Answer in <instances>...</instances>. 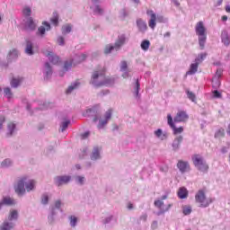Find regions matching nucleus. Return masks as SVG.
<instances>
[{
    "label": "nucleus",
    "mask_w": 230,
    "mask_h": 230,
    "mask_svg": "<svg viewBox=\"0 0 230 230\" xmlns=\"http://www.w3.org/2000/svg\"><path fill=\"white\" fill-rule=\"evenodd\" d=\"M127 67H128L127 61H122L120 66L121 71H127Z\"/></svg>",
    "instance_id": "nucleus-49"
},
{
    "label": "nucleus",
    "mask_w": 230,
    "mask_h": 230,
    "mask_svg": "<svg viewBox=\"0 0 230 230\" xmlns=\"http://www.w3.org/2000/svg\"><path fill=\"white\" fill-rule=\"evenodd\" d=\"M45 67L47 69V76L51 75L52 71H51V66H49V63H46Z\"/></svg>",
    "instance_id": "nucleus-44"
},
{
    "label": "nucleus",
    "mask_w": 230,
    "mask_h": 230,
    "mask_svg": "<svg viewBox=\"0 0 230 230\" xmlns=\"http://www.w3.org/2000/svg\"><path fill=\"white\" fill-rule=\"evenodd\" d=\"M2 204H5V206H13L15 201L10 197H5L3 199Z\"/></svg>",
    "instance_id": "nucleus-26"
},
{
    "label": "nucleus",
    "mask_w": 230,
    "mask_h": 230,
    "mask_svg": "<svg viewBox=\"0 0 230 230\" xmlns=\"http://www.w3.org/2000/svg\"><path fill=\"white\" fill-rule=\"evenodd\" d=\"M70 123H71V121H69V120L63 122L61 125V132H64V130H66V128H67V127H69Z\"/></svg>",
    "instance_id": "nucleus-43"
},
{
    "label": "nucleus",
    "mask_w": 230,
    "mask_h": 230,
    "mask_svg": "<svg viewBox=\"0 0 230 230\" xmlns=\"http://www.w3.org/2000/svg\"><path fill=\"white\" fill-rule=\"evenodd\" d=\"M190 119V115L184 111H179L173 118L174 123H186Z\"/></svg>",
    "instance_id": "nucleus-7"
},
{
    "label": "nucleus",
    "mask_w": 230,
    "mask_h": 230,
    "mask_svg": "<svg viewBox=\"0 0 230 230\" xmlns=\"http://www.w3.org/2000/svg\"><path fill=\"white\" fill-rule=\"evenodd\" d=\"M182 139H183L182 136H179L174 138L172 142L173 150H179V148L181 147V143H182Z\"/></svg>",
    "instance_id": "nucleus-19"
},
{
    "label": "nucleus",
    "mask_w": 230,
    "mask_h": 230,
    "mask_svg": "<svg viewBox=\"0 0 230 230\" xmlns=\"http://www.w3.org/2000/svg\"><path fill=\"white\" fill-rule=\"evenodd\" d=\"M226 12H227V13H230V5H227L226 7Z\"/></svg>",
    "instance_id": "nucleus-61"
},
{
    "label": "nucleus",
    "mask_w": 230,
    "mask_h": 230,
    "mask_svg": "<svg viewBox=\"0 0 230 230\" xmlns=\"http://www.w3.org/2000/svg\"><path fill=\"white\" fill-rule=\"evenodd\" d=\"M4 96H6L7 98H12L13 93H12V89H10V87H6L4 89Z\"/></svg>",
    "instance_id": "nucleus-39"
},
{
    "label": "nucleus",
    "mask_w": 230,
    "mask_h": 230,
    "mask_svg": "<svg viewBox=\"0 0 230 230\" xmlns=\"http://www.w3.org/2000/svg\"><path fill=\"white\" fill-rule=\"evenodd\" d=\"M187 96L190 102H195V100H197L195 93H193V92H190V90H187Z\"/></svg>",
    "instance_id": "nucleus-38"
},
{
    "label": "nucleus",
    "mask_w": 230,
    "mask_h": 230,
    "mask_svg": "<svg viewBox=\"0 0 230 230\" xmlns=\"http://www.w3.org/2000/svg\"><path fill=\"white\" fill-rule=\"evenodd\" d=\"M49 201V198L48 197V195H43L41 198V202L43 204H48Z\"/></svg>",
    "instance_id": "nucleus-47"
},
{
    "label": "nucleus",
    "mask_w": 230,
    "mask_h": 230,
    "mask_svg": "<svg viewBox=\"0 0 230 230\" xmlns=\"http://www.w3.org/2000/svg\"><path fill=\"white\" fill-rule=\"evenodd\" d=\"M78 85H80V83H75L73 85L68 86V88L66 91V94H71V93H73V91H75V89H76Z\"/></svg>",
    "instance_id": "nucleus-35"
},
{
    "label": "nucleus",
    "mask_w": 230,
    "mask_h": 230,
    "mask_svg": "<svg viewBox=\"0 0 230 230\" xmlns=\"http://www.w3.org/2000/svg\"><path fill=\"white\" fill-rule=\"evenodd\" d=\"M72 66H73V61L66 62L64 66L65 70L67 71V69H71Z\"/></svg>",
    "instance_id": "nucleus-46"
},
{
    "label": "nucleus",
    "mask_w": 230,
    "mask_h": 230,
    "mask_svg": "<svg viewBox=\"0 0 230 230\" xmlns=\"http://www.w3.org/2000/svg\"><path fill=\"white\" fill-rule=\"evenodd\" d=\"M95 12L97 13H102V8L100 7V5H97L96 7H95Z\"/></svg>",
    "instance_id": "nucleus-56"
},
{
    "label": "nucleus",
    "mask_w": 230,
    "mask_h": 230,
    "mask_svg": "<svg viewBox=\"0 0 230 230\" xmlns=\"http://www.w3.org/2000/svg\"><path fill=\"white\" fill-rule=\"evenodd\" d=\"M37 28V24L33 21V18L29 17L25 19V30H30L31 31H33Z\"/></svg>",
    "instance_id": "nucleus-12"
},
{
    "label": "nucleus",
    "mask_w": 230,
    "mask_h": 230,
    "mask_svg": "<svg viewBox=\"0 0 230 230\" xmlns=\"http://www.w3.org/2000/svg\"><path fill=\"white\" fill-rule=\"evenodd\" d=\"M167 123L169 127L172 129V132L174 136H177V134H182L184 132L183 127H175V123L173 122V118L172 117V114L167 115Z\"/></svg>",
    "instance_id": "nucleus-6"
},
{
    "label": "nucleus",
    "mask_w": 230,
    "mask_h": 230,
    "mask_svg": "<svg viewBox=\"0 0 230 230\" xmlns=\"http://www.w3.org/2000/svg\"><path fill=\"white\" fill-rule=\"evenodd\" d=\"M196 35L199 38V44L200 49H204L206 40H208V30L204 26V22H198L195 26Z\"/></svg>",
    "instance_id": "nucleus-2"
},
{
    "label": "nucleus",
    "mask_w": 230,
    "mask_h": 230,
    "mask_svg": "<svg viewBox=\"0 0 230 230\" xmlns=\"http://www.w3.org/2000/svg\"><path fill=\"white\" fill-rule=\"evenodd\" d=\"M213 96H214L215 98H222V93H220V92H218V90H215V91L213 92Z\"/></svg>",
    "instance_id": "nucleus-48"
},
{
    "label": "nucleus",
    "mask_w": 230,
    "mask_h": 230,
    "mask_svg": "<svg viewBox=\"0 0 230 230\" xmlns=\"http://www.w3.org/2000/svg\"><path fill=\"white\" fill-rule=\"evenodd\" d=\"M81 57H82V60H85V58H87V56L85 54L81 55Z\"/></svg>",
    "instance_id": "nucleus-62"
},
{
    "label": "nucleus",
    "mask_w": 230,
    "mask_h": 230,
    "mask_svg": "<svg viewBox=\"0 0 230 230\" xmlns=\"http://www.w3.org/2000/svg\"><path fill=\"white\" fill-rule=\"evenodd\" d=\"M22 13L25 19L30 18L31 16V8H30L29 6L24 7L22 10Z\"/></svg>",
    "instance_id": "nucleus-30"
},
{
    "label": "nucleus",
    "mask_w": 230,
    "mask_h": 230,
    "mask_svg": "<svg viewBox=\"0 0 230 230\" xmlns=\"http://www.w3.org/2000/svg\"><path fill=\"white\" fill-rule=\"evenodd\" d=\"M35 184H37V182L34 180H30L28 182H26L25 188L27 191H31L32 190H35Z\"/></svg>",
    "instance_id": "nucleus-24"
},
{
    "label": "nucleus",
    "mask_w": 230,
    "mask_h": 230,
    "mask_svg": "<svg viewBox=\"0 0 230 230\" xmlns=\"http://www.w3.org/2000/svg\"><path fill=\"white\" fill-rule=\"evenodd\" d=\"M191 213V208L186 207L183 208V214L190 215Z\"/></svg>",
    "instance_id": "nucleus-51"
},
{
    "label": "nucleus",
    "mask_w": 230,
    "mask_h": 230,
    "mask_svg": "<svg viewBox=\"0 0 230 230\" xmlns=\"http://www.w3.org/2000/svg\"><path fill=\"white\" fill-rule=\"evenodd\" d=\"M70 181L71 176L69 175L57 176L55 178V183L57 186H63V184H67Z\"/></svg>",
    "instance_id": "nucleus-9"
},
{
    "label": "nucleus",
    "mask_w": 230,
    "mask_h": 230,
    "mask_svg": "<svg viewBox=\"0 0 230 230\" xmlns=\"http://www.w3.org/2000/svg\"><path fill=\"white\" fill-rule=\"evenodd\" d=\"M43 26L39 27L38 31L40 35H44L47 31H49L51 30V25L48 23V22H42Z\"/></svg>",
    "instance_id": "nucleus-14"
},
{
    "label": "nucleus",
    "mask_w": 230,
    "mask_h": 230,
    "mask_svg": "<svg viewBox=\"0 0 230 230\" xmlns=\"http://www.w3.org/2000/svg\"><path fill=\"white\" fill-rule=\"evenodd\" d=\"M105 119L100 120L98 128H103L104 125H107L109 123V119L112 118V109L108 110L104 114Z\"/></svg>",
    "instance_id": "nucleus-10"
},
{
    "label": "nucleus",
    "mask_w": 230,
    "mask_h": 230,
    "mask_svg": "<svg viewBox=\"0 0 230 230\" xmlns=\"http://www.w3.org/2000/svg\"><path fill=\"white\" fill-rule=\"evenodd\" d=\"M18 217H19V213L17 212V210H12L10 212L8 218L9 220H17Z\"/></svg>",
    "instance_id": "nucleus-34"
},
{
    "label": "nucleus",
    "mask_w": 230,
    "mask_h": 230,
    "mask_svg": "<svg viewBox=\"0 0 230 230\" xmlns=\"http://www.w3.org/2000/svg\"><path fill=\"white\" fill-rule=\"evenodd\" d=\"M136 87H137V94L139 93V87H140L139 81H137Z\"/></svg>",
    "instance_id": "nucleus-58"
},
{
    "label": "nucleus",
    "mask_w": 230,
    "mask_h": 230,
    "mask_svg": "<svg viewBox=\"0 0 230 230\" xmlns=\"http://www.w3.org/2000/svg\"><path fill=\"white\" fill-rule=\"evenodd\" d=\"M146 15L150 17V20L148 21V26L151 28V30H155L156 26V22H163V16H157L153 10H147Z\"/></svg>",
    "instance_id": "nucleus-5"
},
{
    "label": "nucleus",
    "mask_w": 230,
    "mask_h": 230,
    "mask_svg": "<svg viewBox=\"0 0 230 230\" xmlns=\"http://www.w3.org/2000/svg\"><path fill=\"white\" fill-rule=\"evenodd\" d=\"M105 66H98L92 75L91 84L95 87H102V85H111L114 84V78L105 77Z\"/></svg>",
    "instance_id": "nucleus-1"
},
{
    "label": "nucleus",
    "mask_w": 230,
    "mask_h": 230,
    "mask_svg": "<svg viewBox=\"0 0 230 230\" xmlns=\"http://www.w3.org/2000/svg\"><path fill=\"white\" fill-rule=\"evenodd\" d=\"M22 80V77H13L10 81L11 87L17 89V87L21 85Z\"/></svg>",
    "instance_id": "nucleus-15"
},
{
    "label": "nucleus",
    "mask_w": 230,
    "mask_h": 230,
    "mask_svg": "<svg viewBox=\"0 0 230 230\" xmlns=\"http://www.w3.org/2000/svg\"><path fill=\"white\" fill-rule=\"evenodd\" d=\"M91 159L93 161H96V159H100V150L98 148L93 149Z\"/></svg>",
    "instance_id": "nucleus-31"
},
{
    "label": "nucleus",
    "mask_w": 230,
    "mask_h": 230,
    "mask_svg": "<svg viewBox=\"0 0 230 230\" xmlns=\"http://www.w3.org/2000/svg\"><path fill=\"white\" fill-rule=\"evenodd\" d=\"M13 229V224H9L8 222H4L1 226L0 230H12Z\"/></svg>",
    "instance_id": "nucleus-29"
},
{
    "label": "nucleus",
    "mask_w": 230,
    "mask_h": 230,
    "mask_svg": "<svg viewBox=\"0 0 230 230\" xmlns=\"http://www.w3.org/2000/svg\"><path fill=\"white\" fill-rule=\"evenodd\" d=\"M127 38L125 37V34L119 36L118 40L115 42V48L119 49V48H121V46H123V44H125Z\"/></svg>",
    "instance_id": "nucleus-17"
},
{
    "label": "nucleus",
    "mask_w": 230,
    "mask_h": 230,
    "mask_svg": "<svg viewBox=\"0 0 230 230\" xmlns=\"http://www.w3.org/2000/svg\"><path fill=\"white\" fill-rule=\"evenodd\" d=\"M206 57H208V53L199 54L197 58L195 59V63L199 66V64H202V62L206 60Z\"/></svg>",
    "instance_id": "nucleus-25"
},
{
    "label": "nucleus",
    "mask_w": 230,
    "mask_h": 230,
    "mask_svg": "<svg viewBox=\"0 0 230 230\" xmlns=\"http://www.w3.org/2000/svg\"><path fill=\"white\" fill-rule=\"evenodd\" d=\"M26 182V177L22 178L18 183L14 186V191L20 197L22 196L23 193H26V189H24V183Z\"/></svg>",
    "instance_id": "nucleus-8"
},
{
    "label": "nucleus",
    "mask_w": 230,
    "mask_h": 230,
    "mask_svg": "<svg viewBox=\"0 0 230 230\" xmlns=\"http://www.w3.org/2000/svg\"><path fill=\"white\" fill-rule=\"evenodd\" d=\"M25 53L30 56L33 55V43L30 40H26Z\"/></svg>",
    "instance_id": "nucleus-21"
},
{
    "label": "nucleus",
    "mask_w": 230,
    "mask_h": 230,
    "mask_svg": "<svg viewBox=\"0 0 230 230\" xmlns=\"http://www.w3.org/2000/svg\"><path fill=\"white\" fill-rule=\"evenodd\" d=\"M57 42H58V44L59 46H64V44H65L64 37L59 36V37L58 38Z\"/></svg>",
    "instance_id": "nucleus-45"
},
{
    "label": "nucleus",
    "mask_w": 230,
    "mask_h": 230,
    "mask_svg": "<svg viewBox=\"0 0 230 230\" xmlns=\"http://www.w3.org/2000/svg\"><path fill=\"white\" fill-rule=\"evenodd\" d=\"M192 163L194 166H196V168L203 173L208 172V170H209V165L206 164V161L200 155H193Z\"/></svg>",
    "instance_id": "nucleus-4"
},
{
    "label": "nucleus",
    "mask_w": 230,
    "mask_h": 230,
    "mask_svg": "<svg viewBox=\"0 0 230 230\" xmlns=\"http://www.w3.org/2000/svg\"><path fill=\"white\" fill-rule=\"evenodd\" d=\"M199 71V63H192L190 66L189 71L186 72V75H195Z\"/></svg>",
    "instance_id": "nucleus-18"
},
{
    "label": "nucleus",
    "mask_w": 230,
    "mask_h": 230,
    "mask_svg": "<svg viewBox=\"0 0 230 230\" xmlns=\"http://www.w3.org/2000/svg\"><path fill=\"white\" fill-rule=\"evenodd\" d=\"M69 220H70L71 227H76V223L78 222V217H76L75 216H70Z\"/></svg>",
    "instance_id": "nucleus-32"
},
{
    "label": "nucleus",
    "mask_w": 230,
    "mask_h": 230,
    "mask_svg": "<svg viewBox=\"0 0 230 230\" xmlns=\"http://www.w3.org/2000/svg\"><path fill=\"white\" fill-rule=\"evenodd\" d=\"M222 21L224 22L227 21V16L226 15L222 16Z\"/></svg>",
    "instance_id": "nucleus-63"
},
{
    "label": "nucleus",
    "mask_w": 230,
    "mask_h": 230,
    "mask_svg": "<svg viewBox=\"0 0 230 230\" xmlns=\"http://www.w3.org/2000/svg\"><path fill=\"white\" fill-rule=\"evenodd\" d=\"M18 52L16 49H13L10 53H9V57L10 58H12L13 57H17Z\"/></svg>",
    "instance_id": "nucleus-53"
},
{
    "label": "nucleus",
    "mask_w": 230,
    "mask_h": 230,
    "mask_svg": "<svg viewBox=\"0 0 230 230\" xmlns=\"http://www.w3.org/2000/svg\"><path fill=\"white\" fill-rule=\"evenodd\" d=\"M141 49L144 50V51H148L149 48H150V40H143L141 42Z\"/></svg>",
    "instance_id": "nucleus-28"
},
{
    "label": "nucleus",
    "mask_w": 230,
    "mask_h": 230,
    "mask_svg": "<svg viewBox=\"0 0 230 230\" xmlns=\"http://www.w3.org/2000/svg\"><path fill=\"white\" fill-rule=\"evenodd\" d=\"M72 27L70 24H66L62 27V33L66 35V33H71Z\"/></svg>",
    "instance_id": "nucleus-36"
},
{
    "label": "nucleus",
    "mask_w": 230,
    "mask_h": 230,
    "mask_svg": "<svg viewBox=\"0 0 230 230\" xmlns=\"http://www.w3.org/2000/svg\"><path fill=\"white\" fill-rule=\"evenodd\" d=\"M214 66H220V62L214 63Z\"/></svg>",
    "instance_id": "nucleus-64"
},
{
    "label": "nucleus",
    "mask_w": 230,
    "mask_h": 230,
    "mask_svg": "<svg viewBox=\"0 0 230 230\" xmlns=\"http://www.w3.org/2000/svg\"><path fill=\"white\" fill-rule=\"evenodd\" d=\"M155 208H158V209H161V208H163L164 206V201L159 200V199L155 200Z\"/></svg>",
    "instance_id": "nucleus-42"
},
{
    "label": "nucleus",
    "mask_w": 230,
    "mask_h": 230,
    "mask_svg": "<svg viewBox=\"0 0 230 230\" xmlns=\"http://www.w3.org/2000/svg\"><path fill=\"white\" fill-rule=\"evenodd\" d=\"M224 3V0H218L217 3V6H220Z\"/></svg>",
    "instance_id": "nucleus-60"
},
{
    "label": "nucleus",
    "mask_w": 230,
    "mask_h": 230,
    "mask_svg": "<svg viewBox=\"0 0 230 230\" xmlns=\"http://www.w3.org/2000/svg\"><path fill=\"white\" fill-rule=\"evenodd\" d=\"M76 181L79 182V184H84V181H85V177L84 176H77Z\"/></svg>",
    "instance_id": "nucleus-50"
},
{
    "label": "nucleus",
    "mask_w": 230,
    "mask_h": 230,
    "mask_svg": "<svg viewBox=\"0 0 230 230\" xmlns=\"http://www.w3.org/2000/svg\"><path fill=\"white\" fill-rule=\"evenodd\" d=\"M179 199H188V189L181 187L177 192Z\"/></svg>",
    "instance_id": "nucleus-20"
},
{
    "label": "nucleus",
    "mask_w": 230,
    "mask_h": 230,
    "mask_svg": "<svg viewBox=\"0 0 230 230\" xmlns=\"http://www.w3.org/2000/svg\"><path fill=\"white\" fill-rule=\"evenodd\" d=\"M137 26L139 31H142V32H145L146 30H148L146 22L143 21L142 19L137 20Z\"/></svg>",
    "instance_id": "nucleus-16"
},
{
    "label": "nucleus",
    "mask_w": 230,
    "mask_h": 230,
    "mask_svg": "<svg viewBox=\"0 0 230 230\" xmlns=\"http://www.w3.org/2000/svg\"><path fill=\"white\" fill-rule=\"evenodd\" d=\"M10 164H12V161L10 159H5L2 162L1 166L3 168H6V167L10 166Z\"/></svg>",
    "instance_id": "nucleus-41"
},
{
    "label": "nucleus",
    "mask_w": 230,
    "mask_h": 230,
    "mask_svg": "<svg viewBox=\"0 0 230 230\" xmlns=\"http://www.w3.org/2000/svg\"><path fill=\"white\" fill-rule=\"evenodd\" d=\"M58 19H59L58 13L54 12L52 18L50 19V22H52L54 26H58Z\"/></svg>",
    "instance_id": "nucleus-27"
},
{
    "label": "nucleus",
    "mask_w": 230,
    "mask_h": 230,
    "mask_svg": "<svg viewBox=\"0 0 230 230\" xmlns=\"http://www.w3.org/2000/svg\"><path fill=\"white\" fill-rule=\"evenodd\" d=\"M128 209H134V205L132 203H128Z\"/></svg>",
    "instance_id": "nucleus-59"
},
{
    "label": "nucleus",
    "mask_w": 230,
    "mask_h": 230,
    "mask_svg": "<svg viewBox=\"0 0 230 230\" xmlns=\"http://www.w3.org/2000/svg\"><path fill=\"white\" fill-rule=\"evenodd\" d=\"M221 40H222V42H223V44H224L225 46H229V44H230V40H229V35L227 34L226 31H223V32L221 33Z\"/></svg>",
    "instance_id": "nucleus-22"
},
{
    "label": "nucleus",
    "mask_w": 230,
    "mask_h": 230,
    "mask_svg": "<svg viewBox=\"0 0 230 230\" xmlns=\"http://www.w3.org/2000/svg\"><path fill=\"white\" fill-rule=\"evenodd\" d=\"M43 53L46 57L49 58V62H51V64H53L54 66L58 65V63L60 62V58H58V56L57 55H54L53 52L49 51L48 53L46 52H43Z\"/></svg>",
    "instance_id": "nucleus-11"
},
{
    "label": "nucleus",
    "mask_w": 230,
    "mask_h": 230,
    "mask_svg": "<svg viewBox=\"0 0 230 230\" xmlns=\"http://www.w3.org/2000/svg\"><path fill=\"white\" fill-rule=\"evenodd\" d=\"M60 206H62V202L60 200H57L55 202V208H57L58 209H59Z\"/></svg>",
    "instance_id": "nucleus-55"
},
{
    "label": "nucleus",
    "mask_w": 230,
    "mask_h": 230,
    "mask_svg": "<svg viewBox=\"0 0 230 230\" xmlns=\"http://www.w3.org/2000/svg\"><path fill=\"white\" fill-rule=\"evenodd\" d=\"M7 128L10 132V136H12V134H13V130H15V124L13 122H10L8 125H7Z\"/></svg>",
    "instance_id": "nucleus-40"
},
{
    "label": "nucleus",
    "mask_w": 230,
    "mask_h": 230,
    "mask_svg": "<svg viewBox=\"0 0 230 230\" xmlns=\"http://www.w3.org/2000/svg\"><path fill=\"white\" fill-rule=\"evenodd\" d=\"M155 135L160 139H166V135L163 134V129L161 128H158L156 131H155Z\"/></svg>",
    "instance_id": "nucleus-33"
},
{
    "label": "nucleus",
    "mask_w": 230,
    "mask_h": 230,
    "mask_svg": "<svg viewBox=\"0 0 230 230\" xmlns=\"http://www.w3.org/2000/svg\"><path fill=\"white\" fill-rule=\"evenodd\" d=\"M4 121H5L4 117H2V118L0 119V129L3 128V124L4 123Z\"/></svg>",
    "instance_id": "nucleus-57"
},
{
    "label": "nucleus",
    "mask_w": 230,
    "mask_h": 230,
    "mask_svg": "<svg viewBox=\"0 0 230 230\" xmlns=\"http://www.w3.org/2000/svg\"><path fill=\"white\" fill-rule=\"evenodd\" d=\"M114 48H116V45L115 46H112V45H107L104 49V53L105 55H109L110 53L112 52V50L114 49Z\"/></svg>",
    "instance_id": "nucleus-37"
},
{
    "label": "nucleus",
    "mask_w": 230,
    "mask_h": 230,
    "mask_svg": "<svg viewBox=\"0 0 230 230\" xmlns=\"http://www.w3.org/2000/svg\"><path fill=\"white\" fill-rule=\"evenodd\" d=\"M214 137H216V139H220V137H226V129H224V128H220L219 129H217L214 135Z\"/></svg>",
    "instance_id": "nucleus-23"
},
{
    "label": "nucleus",
    "mask_w": 230,
    "mask_h": 230,
    "mask_svg": "<svg viewBox=\"0 0 230 230\" xmlns=\"http://www.w3.org/2000/svg\"><path fill=\"white\" fill-rule=\"evenodd\" d=\"M220 76H222V69H217L214 78L218 79Z\"/></svg>",
    "instance_id": "nucleus-52"
},
{
    "label": "nucleus",
    "mask_w": 230,
    "mask_h": 230,
    "mask_svg": "<svg viewBox=\"0 0 230 230\" xmlns=\"http://www.w3.org/2000/svg\"><path fill=\"white\" fill-rule=\"evenodd\" d=\"M90 134H91V133H90L89 131L84 132V134L81 135L82 139H86V137H89V135H90Z\"/></svg>",
    "instance_id": "nucleus-54"
},
{
    "label": "nucleus",
    "mask_w": 230,
    "mask_h": 230,
    "mask_svg": "<svg viewBox=\"0 0 230 230\" xmlns=\"http://www.w3.org/2000/svg\"><path fill=\"white\" fill-rule=\"evenodd\" d=\"M196 204H199V208H208L213 203L211 198L206 197V190L204 189L199 190L195 194Z\"/></svg>",
    "instance_id": "nucleus-3"
},
{
    "label": "nucleus",
    "mask_w": 230,
    "mask_h": 230,
    "mask_svg": "<svg viewBox=\"0 0 230 230\" xmlns=\"http://www.w3.org/2000/svg\"><path fill=\"white\" fill-rule=\"evenodd\" d=\"M177 167L179 168L180 172H181V173H184L190 170V164L188 162L180 160L177 164Z\"/></svg>",
    "instance_id": "nucleus-13"
}]
</instances>
